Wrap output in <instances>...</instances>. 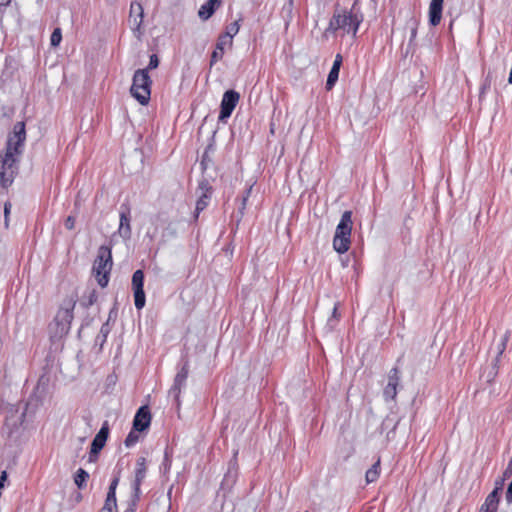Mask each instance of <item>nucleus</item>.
<instances>
[{
    "instance_id": "1",
    "label": "nucleus",
    "mask_w": 512,
    "mask_h": 512,
    "mask_svg": "<svg viewBox=\"0 0 512 512\" xmlns=\"http://www.w3.org/2000/svg\"><path fill=\"white\" fill-rule=\"evenodd\" d=\"M25 138L24 123H16L13 135L8 138L5 153L0 154V184L3 188L9 187L13 183L18 172L19 156Z\"/></svg>"
},
{
    "instance_id": "2",
    "label": "nucleus",
    "mask_w": 512,
    "mask_h": 512,
    "mask_svg": "<svg viewBox=\"0 0 512 512\" xmlns=\"http://www.w3.org/2000/svg\"><path fill=\"white\" fill-rule=\"evenodd\" d=\"M77 302V294L71 293L60 305L53 322L49 325L50 337L58 340L68 334L73 320V311Z\"/></svg>"
},
{
    "instance_id": "3",
    "label": "nucleus",
    "mask_w": 512,
    "mask_h": 512,
    "mask_svg": "<svg viewBox=\"0 0 512 512\" xmlns=\"http://www.w3.org/2000/svg\"><path fill=\"white\" fill-rule=\"evenodd\" d=\"M362 21L363 16L357 11L356 4H354L351 10L336 11L334 13L326 29V33H336L340 31L342 35L347 34L355 37Z\"/></svg>"
},
{
    "instance_id": "4",
    "label": "nucleus",
    "mask_w": 512,
    "mask_h": 512,
    "mask_svg": "<svg viewBox=\"0 0 512 512\" xmlns=\"http://www.w3.org/2000/svg\"><path fill=\"white\" fill-rule=\"evenodd\" d=\"M112 265L111 249L107 246H101L98 249L92 269L96 281L101 287L107 286Z\"/></svg>"
},
{
    "instance_id": "5",
    "label": "nucleus",
    "mask_w": 512,
    "mask_h": 512,
    "mask_svg": "<svg viewBox=\"0 0 512 512\" xmlns=\"http://www.w3.org/2000/svg\"><path fill=\"white\" fill-rule=\"evenodd\" d=\"M352 212L345 211L342 214L341 220L336 227L335 235L333 238V247L338 253H345L350 247V237L352 231Z\"/></svg>"
},
{
    "instance_id": "6",
    "label": "nucleus",
    "mask_w": 512,
    "mask_h": 512,
    "mask_svg": "<svg viewBox=\"0 0 512 512\" xmlns=\"http://www.w3.org/2000/svg\"><path fill=\"white\" fill-rule=\"evenodd\" d=\"M151 84L152 81L148 74V69H138L135 71L130 92L141 105H146L149 102Z\"/></svg>"
},
{
    "instance_id": "7",
    "label": "nucleus",
    "mask_w": 512,
    "mask_h": 512,
    "mask_svg": "<svg viewBox=\"0 0 512 512\" xmlns=\"http://www.w3.org/2000/svg\"><path fill=\"white\" fill-rule=\"evenodd\" d=\"M147 468H146V458L139 457L136 462V468L134 471V479L131 483L132 494L131 498L135 500H140L141 497V484L146 478Z\"/></svg>"
},
{
    "instance_id": "8",
    "label": "nucleus",
    "mask_w": 512,
    "mask_h": 512,
    "mask_svg": "<svg viewBox=\"0 0 512 512\" xmlns=\"http://www.w3.org/2000/svg\"><path fill=\"white\" fill-rule=\"evenodd\" d=\"M240 94L235 90H228L224 93L221 105H220V114L219 120L225 121L229 118L235 109L237 103L239 102Z\"/></svg>"
},
{
    "instance_id": "9",
    "label": "nucleus",
    "mask_w": 512,
    "mask_h": 512,
    "mask_svg": "<svg viewBox=\"0 0 512 512\" xmlns=\"http://www.w3.org/2000/svg\"><path fill=\"white\" fill-rule=\"evenodd\" d=\"M109 436V424L108 421H104L100 430L94 437L91 443V450L89 453V461L94 462L97 459L98 454L105 446V443Z\"/></svg>"
},
{
    "instance_id": "10",
    "label": "nucleus",
    "mask_w": 512,
    "mask_h": 512,
    "mask_svg": "<svg viewBox=\"0 0 512 512\" xmlns=\"http://www.w3.org/2000/svg\"><path fill=\"white\" fill-rule=\"evenodd\" d=\"M144 273L142 270H136L132 276V289L134 292V304L137 309H142L145 306V293H144Z\"/></svg>"
},
{
    "instance_id": "11",
    "label": "nucleus",
    "mask_w": 512,
    "mask_h": 512,
    "mask_svg": "<svg viewBox=\"0 0 512 512\" xmlns=\"http://www.w3.org/2000/svg\"><path fill=\"white\" fill-rule=\"evenodd\" d=\"M151 422V413L148 406H141L133 419V429L137 432H142L147 429Z\"/></svg>"
},
{
    "instance_id": "12",
    "label": "nucleus",
    "mask_w": 512,
    "mask_h": 512,
    "mask_svg": "<svg viewBox=\"0 0 512 512\" xmlns=\"http://www.w3.org/2000/svg\"><path fill=\"white\" fill-rule=\"evenodd\" d=\"M196 193L199 196L196 202V212L198 214L200 211L206 208L211 197V186L207 180H203L199 183Z\"/></svg>"
},
{
    "instance_id": "13",
    "label": "nucleus",
    "mask_w": 512,
    "mask_h": 512,
    "mask_svg": "<svg viewBox=\"0 0 512 512\" xmlns=\"http://www.w3.org/2000/svg\"><path fill=\"white\" fill-rule=\"evenodd\" d=\"M144 16V10L139 2H133L130 6L129 24L133 31H139Z\"/></svg>"
},
{
    "instance_id": "14",
    "label": "nucleus",
    "mask_w": 512,
    "mask_h": 512,
    "mask_svg": "<svg viewBox=\"0 0 512 512\" xmlns=\"http://www.w3.org/2000/svg\"><path fill=\"white\" fill-rule=\"evenodd\" d=\"M117 233L125 241L129 240L131 237L132 229L128 208H125V210L120 212V224Z\"/></svg>"
},
{
    "instance_id": "15",
    "label": "nucleus",
    "mask_w": 512,
    "mask_h": 512,
    "mask_svg": "<svg viewBox=\"0 0 512 512\" xmlns=\"http://www.w3.org/2000/svg\"><path fill=\"white\" fill-rule=\"evenodd\" d=\"M444 0H431L429 5V23L437 26L441 22Z\"/></svg>"
},
{
    "instance_id": "16",
    "label": "nucleus",
    "mask_w": 512,
    "mask_h": 512,
    "mask_svg": "<svg viewBox=\"0 0 512 512\" xmlns=\"http://www.w3.org/2000/svg\"><path fill=\"white\" fill-rule=\"evenodd\" d=\"M232 45L233 40H230L226 36H219L216 48L211 55L210 65H214L218 60L222 59L225 47H232Z\"/></svg>"
},
{
    "instance_id": "17",
    "label": "nucleus",
    "mask_w": 512,
    "mask_h": 512,
    "mask_svg": "<svg viewBox=\"0 0 512 512\" xmlns=\"http://www.w3.org/2000/svg\"><path fill=\"white\" fill-rule=\"evenodd\" d=\"M498 373V362L492 360L490 363L486 364L479 375V380L483 383L490 384L495 380V377Z\"/></svg>"
},
{
    "instance_id": "18",
    "label": "nucleus",
    "mask_w": 512,
    "mask_h": 512,
    "mask_svg": "<svg viewBox=\"0 0 512 512\" xmlns=\"http://www.w3.org/2000/svg\"><path fill=\"white\" fill-rule=\"evenodd\" d=\"M43 391H40V386H33V389H32V392L30 394V398L27 400L26 404H25V411L22 413L21 415V422H23V419L25 418L26 416V413L30 410V409H34L38 406V403L40 401V393H42Z\"/></svg>"
},
{
    "instance_id": "19",
    "label": "nucleus",
    "mask_w": 512,
    "mask_h": 512,
    "mask_svg": "<svg viewBox=\"0 0 512 512\" xmlns=\"http://www.w3.org/2000/svg\"><path fill=\"white\" fill-rule=\"evenodd\" d=\"M220 5V0H208L205 4H203L199 11L198 16L202 20L209 19L215 12V7Z\"/></svg>"
},
{
    "instance_id": "20",
    "label": "nucleus",
    "mask_w": 512,
    "mask_h": 512,
    "mask_svg": "<svg viewBox=\"0 0 512 512\" xmlns=\"http://www.w3.org/2000/svg\"><path fill=\"white\" fill-rule=\"evenodd\" d=\"M502 490V482L500 486H495L494 490L487 496L484 504L491 510H496L499 503V492Z\"/></svg>"
},
{
    "instance_id": "21",
    "label": "nucleus",
    "mask_w": 512,
    "mask_h": 512,
    "mask_svg": "<svg viewBox=\"0 0 512 512\" xmlns=\"http://www.w3.org/2000/svg\"><path fill=\"white\" fill-rule=\"evenodd\" d=\"M379 475H380V459H378L372 465V467L366 471V474H365L366 482L368 484L375 482L379 478Z\"/></svg>"
},
{
    "instance_id": "22",
    "label": "nucleus",
    "mask_w": 512,
    "mask_h": 512,
    "mask_svg": "<svg viewBox=\"0 0 512 512\" xmlns=\"http://www.w3.org/2000/svg\"><path fill=\"white\" fill-rule=\"evenodd\" d=\"M88 478L89 473L83 468H79L75 473L74 482L79 489H84Z\"/></svg>"
},
{
    "instance_id": "23",
    "label": "nucleus",
    "mask_w": 512,
    "mask_h": 512,
    "mask_svg": "<svg viewBox=\"0 0 512 512\" xmlns=\"http://www.w3.org/2000/svg\"><path fill=\"white\" fill-rule=\"evenodd\" d=\"M239 22H240V19L230 23L226 27L225 33L221 34L220 36H226L230 40H233V37L239 32V29H240Z\"/></svg>"
},
{
    "instance_id": "24",
    "label": "nucleus",
    "mask_w": 512,
    "mask_h": 512,
    "mask_svg": "<svg viewBox=\"0 0 512 512\" xmlns=\"http://www.w3.org/2000/svg\"><path fill=\"white\" fill-rule=\"evenodd\" d=\"M405 363V359L402 357L398 360V366L393 368L389 373V383L388 384H396L399 380V367H402Z\"/></svg>"
},
{
    "instance_id": "25",
    "label": "nucleus",
    "mask_w": 512,
    "mask_h": 512,
    "mask_svg": "<svg viewBox=\"0 0 512 512\" xmlns=\"http://www.w3.org/2000/svg\"><path fill=\"white\" fill-rule=\"evenodd\" d=\"M119 480H120L119 475H116L112 479V481H111V483L109 485V488H108V492H107L106 498L116 500V489H117V486L119 484Z\"/></svg>"
},
{
    "instance_id": "26",
    "label": "nucleus",
    "mask_w": 512,
    "mask_h": 512,
    "mask_svg": "<svg viewBox=\"0 0 512 512\" xmlns=\"http://www.w3.org/2000/svg\"><path fill=\"white\" fill-rule=\"evenodd\" d=\"M338 76H339V69H337L336 67H332L329 72L327 82H326V87L328 90H330L334 86V84L338 80Z\"/></svg>"
},
{
    "instance_id": "27",
    "label": "nucleus",
    "mask_w": 512,
    "mask_h": 512,
    "mask_svg": "<svg viewBox=\"0 0 512 512\" xmlns=\"http://www.w3.org/2000/svg\"><path fill=\"white\" fill-rule=\"evenodd\" d=\"M508 338H509V335H508V333H506L504 335V337L502 338V340L497 344V353L493 359L494 361L499 363L500 357L502 356L503 352L506 349V344H507Z\"/></svg>"
},
{
    "instance_id": "28",
    "label": "nucleus",
    "mask_w": 512,
    "mask_h": 512,
    "mask_svg": "<svg viewBox=\"0 0 512 512\" xmlns=\"http://www.w3.org/2000/svg\"><path fill=\"white\" fill-rule=\"evenodd\" d=\"M110 332V327L108 322L104 323L100 329V333L96 338V342H100V345L102 346L103 343L106 341L107 335Z\"/></svg>"
},
{
    "instance_id": "29",
    "label": "nucleus",
    "mask_w": 512,
    "mask_h": 512,
    "mask_svg": "<svg viewBox=\"0 0 512 512\" xmlns=\"http://www.w3.org/2000/svg\"><path fill=\"white\" fill-rule=\"evenodd\" d=\"M62 40V31L60 28H55L50 37V44L53 47L59 46Z\"/></svg>"
},
{
    "instance_id": "30",
    "label": "nucleus",
    "mask_w": 512,
    "mask_h": 512,
    "mask_svg": "<svg viewBox=\"0 0 512 512\" xmlns=\"http://www.w3.org/2000/svg\"><path fill=\"white\" fill-rule=\"evenodd\" d=\"M139 441V435L134 429L129 432L124 443L126 447H132Z\"/></svg>"
},
{
    "instance_id": "31",
    "label": "nucleus",
    "mask_w": 512,
    "mask_h": 512,
    "mask_svg": "<svg viewBox=\"0 0 512 512\" xmlns=\"http://www.w3.org/2000/svg\"><path fill=\"white\" fill-rule=\"evenodd\" d=\"M117 509V500L106 498L99 512H114Z\"/></svg>"
},
{
    "instance_id": "32",
    "label": "nucleus",
    "mask_w": 512,
    "mask_h": 512,
    "mask_svg": "<svg viewBox=\"0 0 512 512\" xmlns=\"http://www.w3.org/2000/svg\"><path fill=\"white\" fill-rule=\"evenodd\" d=\"M171 464H172V460H171V457L168 453V450L165 451V454H164V459H163V462L161 464V467L160 469L163 471L164 474L168 473L171 469Z\"/></svg>"
},
{
    "instance_id": "33",
    "label": "nucleus",
    "mask_w": 512,
    "mask_h": 512,
    "mask_svg": "<svg viewBox=\"0 0 512 512\" xmlns=\"http://www.w3.org/2000/svg\"><path fill=\"white\" fill-rule=\"evenodd\" d=\"M383 395L386 401L394 399L397 395V386H386Z\"/></svg>"
},
{
    "instance_id": "34",
    "label": "nucleus",
    "mask_w": 512,
    "mask_h": 512,
    "mask_svg": "<svg viewBox=\"0 0 512 512\" xmlns=\"http://www.w3.org/2000/svg\"><path fill=\"white\" fill-rule=\"evenodd\" d=\"M410 27H411V37L410 42L414 41L417 35V29H418V21L416 19L410 20Z\"/></svg>"
},
{
    "instance_id": "35",
    "label": "nucleus",
    "mask_w": 512,
    "mask_h": 512,
    "mask_svg": "<svg viewBox=\"0 0 512 512\" xmlns=\"http://www.w3.org/2000/svg\"><path fill=\"white\" fill-rule=\"evenodd\" d=\"M11 207H12V205L10 202H6L4 204V217H5L4 224H5L6 228H8V226H9V214L11 211Z\"/></svg>"
},
{
    "instance_id": "36",
    "label": "nucleus",
    "mask_w": 512,
    "mask_h": 512,
    "mask_svg": "<svg viewBox=\"0 0 512 512\" xmlns=\"http://www.w3.org/2000/svg\"><path fill=\"white\" fill-rule=\"evenodd\" d=\"M159 65V59L157 57V55L153 54L150 56V60H149V64H148V67L146 69L149 70H152V69H156Z\"/></svg>"
},
{
    "instance_id": "37",
    "label": "nucleus",
    "mask_w": 512,
    "mask_h": 512,
    "mask_svg": "<svg viewBox=\"0 0 512 512\" xmlns=\"http://www.w3.org/2000/svg\"><path fill=\"white\" fill-rule=\"evenodd\" d=\"M96 299H97L96 292H95V291H91V292L89 293V296H88V300H87V302H84V301H83L81 304H82V305H84V306H86V307H88V306L93 305V304H94V302L96 301Z\"/></svg>"
},
{
    "instance_id": "38",
    "label": "nucleus",
    "mask_w": 512,
    "mask_h": 512,
    "mask_svg": "<svg viewBox=\"0 0 512 512\" xmlns=\"http://www.w3.org/2000/svg\"><path fill=\"white\" fill-rule=\"evenodd\" d=\"M187 376V371L185 367L182 368L181 372H179L175 377V384H181Z\"/></svg>"
},
{
    "instance_id": "39",
    "label": "nucleus",
    "mask_w": 512,
    "mask_h": 512,
    "mask_svg": "<svg viewBox=\"0 0 512 512\" xmlns=\"http://www.w3.org/2000/svg\"><path fill=\"white\" fill-rule=\"evenodd\" d=\"M139 500H135L134 498H130L128 507L125 509L124 512H136V507Z\"/></svg>"
},
{
    "instance_id": "40",
    "label": "nucleus",
    "mask_w": 512,
    "mask_h": 512,
    "mask_svg": "<svg viewBox=\"0 0 512 512\" xmlns=\"http://www.w3.org/2000/svg\"><path fill=\"white\" fill-rule=\"evenodd\" d=\"M65 227L68 230L74 229V227H75V217L68 216L67 219L65 220Z\"/></svg>"
},
{
    "instance_id": "41",
    "label": "nucleus",
    "mask_w": 512,
    "mask_h": 512,
    "mask_svg": "<svg viewBox=\"0 0 512 512\" xmlns=\"http://www.w3.org/2000/svg\"><path fill=\"white\" fill-rule=\"evenodd\" d=\"M251 190H252V187H249L247 190H246V194L245 196H243V199H242V203H241V206L239 208L240 212L243 213V210L245 209V206H246V201L251 193Z\"/></svg>"
},
{
    "instance_id": "42",
    "label": "nucleus",
    "mask_w": 512,
    "mask_h": 512,
    "mask_svg": "<svg viewBox=\"0 0 512 512\" xmlns=\"http://www.w3.org/2000/svg\"><path fill=\"white\" fill-rule=\"evenodd\" d=\"M180 386H173L170 390H169V396H173L174 398H176L178 400V397H179V394H180Z\"/></svg>"
},
{
    "instance_id": "43",
    "label": "nucleus",
    "mask_w": 512,
    "mask_h": 512,
    "mask_svg": "<svg viewBox=\"0 0 512 512\" xmlns=\"http://www.w3.org/2000/svg\"><path fill=\"white\" fill-rule=\"evenodd\" d=\"M341 63H342V57H341V55L338 54L335 57V60H334V63H333L332 67H336L337 69L340 70Z\"/></svg>"
},
{
    "instance_id": "44",
    "label": "nucleus",
    "mask_w": 512,
    "mask_h": 512,
    "mask_svg": "<svg viewBox=\"0 0 512 512\" xmlns=\"http://www.w3.org/2000/svg\"><path fill=\"white\" fill-rule=\"evenodd\" d=\"M7 479V472L5 470H3L1 473H0V483L4 486V482L6 481Z\"/></svg>"
},
{
    "instance_id": "45",
    "label": "nucleus",
    "mask_w": 512,
    "mask_h": 512,
    "mask_svg": "<svg viewBox=\"0 0 512 512\" xmlns=\"http://www.w3.org/2000/svg\"><path fill=\"white\" fill-rule=\"evenodd\" d=\"M479 512H496V510H491L490 507H487L485 504H483Z\"/></svg>"
},
{
    "instance_id": "46",
    "label": "nucleus",
    "mask_w": 512,
    "mask_h": 512,
    "mask_svg": "<svg viewBox=\"0 0 512 512\" xmlns=\"http://www.w3.org/2000/svg\"><path fill=\"white\" fill-rule=\"evenodd\" d=\"M11 0H0V6H8Z\"/></svg>"
},
{
    "instance_id": "47",
    "label": "nucleus",
    "mask_w": 512,
    "mask_h": 512,
    "mask_svg": "<svg viewBox=\"0 0 512 512\" xmlns=\"http://www.w3.org/2000/svg\"><path fill=\"white\" fill-rule=\"evenodd\" d=\"M337 316V306L335 305L333 308V317Z\"/></svg>"
},
{
    "instance_id": "48",
    "label": "nucleus",
    "mask_w": 512,
    "mask_h": 512,
    "mask_svg": "<svg viewBox=\"0 0 512 512\" xmlns=\"http://www.w3.org/2000/svg\"><path fill=\"white\" fill-rule=\"evenodd\" d=\"M501 482L503 483V482H504V479H502V480H500V481L496 482V486H500V483H501Z\"/></svg>"
},
{
    "instance_id": "49",
    "label": "nucleus",
    "mask_w": 512,
    "mask_h": 512,
    "mask_svg": "<svg viewBox=\"0 0 512 512\" xmlns=\"http://www.w3.org/2000/svg\"><path fill=\"white\" fill-rule=\"evenodd\" d=\"M305 512H308V511H305Z\"/></svg>"
}]
</instances>
